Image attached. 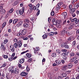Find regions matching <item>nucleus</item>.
Instances as JSON below:
<instances>
[{
	"mask_svg": "<svg viewBox=\"0 0 79 79\" xmlns=\"http://www.w3.org/2000/svg\"><path fill=\"white\" fill-rule=\"evenodd\" d=\"M25 10V8L24 7H23L22 9H17L16 11V13L18 15H22L24 13Z\"/></svg>",
	"mask_w": 79,
	"mask_h": 79,
	"instance_id": "nucleus-1",
	"label": "nucleus"
},
{
	"mask_svg": "<svg viewBox=\"0 0 79 79\" xmlns=\"http://www.w3.org/2000/svg\"><path fill=\"white\" fill-rule=\"evenodd\" d=\"M66 31H68V28L67 27H64L60 33V35H64L66 34Z\"/></svg>",
	"mask_w": 79,
	"mask_h": 79,
	"instance_id": "nucleus-2",
	"label": "nucleus"
},
{
	"mask_svg": "<svg viewBox=\"0 0 79 79\" xmlns=\"http://www.w3.org/2000/svg\"><path fill=\"white\" fill-rule=\"evenodd\" d=\"M74 23H71L69 24V27H67V31H69V30H71L73 29V26H74Z\"/></svg>",
	"mask_w": 79,
	"mask_h": 79,
	"instance_id": "nucleus-3",
	"label": "nucleus"
},
{
	"mask_svg": "<svg viewBox=\"0 0 79 79\" xmlns=\"http://www.w3.org/2000/svg\"><path fill=\"white\" fill-rule=\"evenodd\" d=\"M9 71L10 74H13L14 72V68L12 66H10L9 69Z\"/></svg>",
	"mask_w": 79,
	"mask_h": 79,
	"instance_id": "nucleus-4",
	"label": "nucleus"
},
{
	"mask_svg": "<svg viewBox=\"0 0 79 79\" xmlns=\"http://www.w3.org/2000/svg\"><path fill=\"white\" fill-rule=\"evenodd\" d=\"M73 5V6L74 8H76V9H77L79 7V2L77 3H72Z\"/></svg>",
	"mask_w": 79,
	"mask_h": 79,
	"instance_id": "nucleus-5",
	"label": "nucleus"
},
{
	"mask_svg": "<svg viewBox=\"0 0 79 79\" xmlns=\"http://www.w3.org/2000/svg\"><path fill=\"white\" fill-rule=\"evenodd\" d=\"M19 70L18 69L15 68V70H14V72L13 73L15 74H19Z\"/></svg>",
	"mask_w": 79,
	"mask_h": 79,
	"instance_id": "nucleus-6",
	"label": "nucleus"
},
{
	"mask_svg": "<svg viewBox=\"0 0 79 79\" xmlns=\"http://www.w3.org/2000/svg\"><path fill=\"white\" fill-rule=\"evenodd\" d=\"M60 20H59V21L57 22V24L56 25L57 27L58 28V29H60V28L61 27V24H60Z\"/></svg>",
	"mask_w": 79,
	"mask_h": 79,
	"instance_id": "nucleus-7",
	"label": "nucleus"
},
{
	"mask_svg": "<svg viewBox=\"0 0 79 79\" xmlns=\"http://www.w3.org/2000/svg\"><path fill=\"white\" fill-rule=\"evenodd\" d=\"M28 74V73H26L24 72H22L20 73V76H27Z\"/></svg>",
	"mask_w": 79,
	"mask_h": 79,
	"instance_id": "nucleus-8",
	"label": "nucleus"
},
{
	"mask_svg": "<svg viewBox=\"0 0 79 79\" xmlns=\"http://www.w3.org/2000/svg\"><path fill=\"white\" fill-rule=\"evenodd\" d=\"M0 13L1 15H5V13H6V11L5 10L3 9L0 10Z\"/></svg>",
	"mask_w": 79,
	"mask_h": 79,
	"instance_id": "nucleus-9",
	"label": "nucleus"
},
{
	"mask_svg": "<svg viewBox=\"0 0 79 79\" xmlns=\"http://www.w3.org/2000/svg\"><path fill=\"white\" fill-rule=\"evenodd\" d=\"M10 50L12 51V52H13L15 51V48H14V46L13 45H10Z\"/></svg>",
	"mask_w": 79,
	"mask_h": 79,
	"instance_id": "nucleus-10",
	"label": "nucleus"
},
{
	"mask_svg": "<svg viewBox=\"0 0 79 79\" xmlns=\"http://www.w3.org/2000/svg\"><path fill=\"white\" fill-rule=\"evenodd\" d=\"M23 21H20L18 23L16 24V26L17 27H19L20 26H21L23 24Z\"/></svg>",
	"mask_w": 79,
	"mask_h": 79,
	"instance_id": "nucleus-11",
	"label": "nucleus"
},
{
	"mask_svg": "<svg viewBox=\"0 0 79 79\" xmlns=\"http://www.w3.org/2000/svg\"><path fill=\"white\" fill-rule=\"evenodd\" d=\"M26 32H27V30L26 29H24L23 31H22V35H26Z\"/></svg>",
	"mask_w": 79,
	"mask_h": 79,
	"instance_id": "nucleus-12",
	"label": "nucleus"
},
{
	"mask_svg": "<svg viewBox=\"0 0 79 79\" xmlns=\"http://www.w3.org/2000/svg\"><path fill=\"white\" fill-rule=\"evenodd\" d=\"M76 8H72L70 10V13H73L76 11Z\"/></svg>",
	"mask_w": 79,
	"mask_h": 79,
	"instance_id": "nucleus-13",
	"label": "nucleus"
},
{
	"mask_svg": "<svg viewBox=\"0 0 79 79\" xmlns=\"http://www.w3.org/2000/svg\"><path fill=\"white\" fill-rule=\"evenodd\" d=\"M24 23H31V22L30 21L29 19H26L24 20Z\"/></svg>",
	"mask_w": 79,
	"mask_h": 79,
	"instance_id": "nucleus-14",
	"label": "nucleus"
},
{
	"mask_svg": "<svg viewBox=\"0 0 79 79\" xmlns=\"http://www.w3.org/2000/svg\"><path fill=\"white\" fill-rule=\"evenodd\" d=\"M19 20L18 19H15L13 21V24H15L18 23Z\"/></svg>",
	"mask_w": 79,
	"mask_h": 79,
	"instance_id": "nucleus-15",
	"label": "nucleus"
},
{
	"mask_svg": "<svg viewBox=\"0 0 79 79\" xmlns=\"http://www.w3.org/2000/svg\"><path fill=\"white\" fill-rule=\"evenodd\" d=\"M67 68L68 69H71L73 67V64L71 63L69 64H67Z\"/></svg>",
	"mask_w": 79,
	"mask_h": 79,
	"instance_id": "nucleus-16",
	"label": "nucleus"
},
{
	"mask_svg": "<svg viewBox=\"0 0 79 79\" xmlns=\"http://www.w3.org/2000/svg\"><path fill=\"white\" fill-rule=\"evenodd\" d=\"M56 63L57 65H59L61 63V62L60 61V60H56Z\"/></svg>",
	"mask_w": 79,
	"mask_h": 79,
	"instance_id": "nucleus-17",
	"label": "nucleus"
},
{
	"mask_svg": "<svg viewBox=\"0 0 79 79\" xmlns=\"http://www.w3.org/2000/svg\"><path fill=\"white\" fill-rule=\"evenodd\" d=\"M51 56H52V57H56V52H53L51 54Z\"/></svg>",
	"mask_w": 79,
	"mask_h": 79,
	"instance_id": "nucleus-18",
	"label": "nucleus"
},
{
	"mask_svg": "<svg viewBox=\"0 0 79 79\" xmlns=\"http://www.w3.org/2000/svg\"><path fill=\"white\" fill-rule=\"evenodd\" d=\"M26 55L27 57V58H31V56H32V54L29 53H27Z\"/></svg>",
	"mask_w": 79,
	"mask_h": 79,
	"instance_id": "nucleus-19",
	"label": "nucleus"
},
{
	"mask_svg": "<svg viewBox=\"0 0 79 79\" xmlns=\"http://www.w3.org/2000/svg\"><path fill=\"white\" fill-rule=\"evenodd\" d=\"M62 15L63 17H64V19H65L66 18V16H67V12H64L63 13Z\"/></svg>",
	"mask_w": 79,
	"mask_h": 79,
	"instance_id": "nucleus-20",
	"label": "nucleus"
},
{
	"mask_svg": "<svg viewBox=\"0 0 79 79\" xmlns=\"http://www.w3.org/2000/svg\"><path fill=\"white\" fill-rule=\"evenodd\" d=\"M75 23L76 24H77L78 23H79V19L75 18Z\"/></svg>",
	"mask_w": 79,
	"mask_h": 79,
	"instance_id": "nucleus-21",
	"label": "nucleus"
},
{
	"mask_svg": "<svg viewBox=\"0 0 79 79\" xmlns=\"http://www.w3.org/2000/svg\"><path fill=\"white\" fill-rule=\"evenodd\" d=\"M24 60H25L24 58L21 59L19 61L20 63H21V64H22V63H23L24 62Z\"/></svg>",
	"mask_w": 79,
	"mask_h": 79,
	"instance_id": "nucleus-22",
	"label": "nucleus"
},
{
	"mask_svg": "<svg viewBox=\"0 0 79 79\" xmlns=\"http://www.w3.org/2000/svg\"><path fill=\"white\" fill-rule=\"evenodd\" d=\"M68 69V68H67V65H65L63 67V69L64 71H66V69Z\"/></svg>",
	"mask_w": 79,
	"mask_h": 79,
	"instance_id": "nucleus-23",
	"label": "nucleus"
},
{
	"mask_svg": "<svg viewBox=\"0 0 79 79\" xmlns=\"http://www.w3.org/2000/svg\"><path fill=\"white\" fill-rule=\"evenodd\" d=\"M19 45L18 47H19V48H20V47H21V46L22 45V43L21 42V40H19Z\"/></svg>",
	"mask_w": 79,
	"mask_h": 79,
	"instance_id": "nucleus-24",
	"label": "nucleus"
},
{
	"mask_svg": "<svg viewBox=\"0 0 79 79\" xmlns=\"http://www.w3.org/2000/svg\"><path fill=\"white\" fill-rule=\"evenodd\" d=\"M6 63L3 64L1 66L0 68H5V67H6Z\"/></svg>",
	"mask_w": 79,
	"mask_h": 79,
	"instance_id": "nucleus-25",
	"label": "nucleus"
},
{
	"mask_svg": "<svg viewBox=\"0 0 79 79\" xmlns=\"http://www.w3.org/2000/svg\"><path fill=\"white\" fill-rule=\"evenodd\" d=\"M76 41L74 40L72 43V47L74 48L75 47V46L76 45Z\"/></svg>",
	"mask_w": 79,
	"mask_h": 79,
	"instance_id": "nucleus-26",
	"label": "nucleus"
},
{
	"mask_svg": "<svg viewBox=\"0 0 79 79\" xmlns=\"http://www.w3.org/2000/svg\"><path fill=\"white\" fill-rule=\"evenodd\" d=\"M56 52L58 54H61V51L59 49H57L56 50Z\"/></svg>",
	"mask_w": 79,
	"mask_h": 79,
	"instance_id": "nucleus-27",
	"label": "nucleus"
},
{
	"mask_svg": "<svg viewBox=\"0 0 79 79\" xmlns=\"http://www.w3.org/2000/svg\"><path fill=\"white\" fill-rule=\"evenodd\" d=\"M60 20H57L56 21L53 22V24L54 25H56L58 23V22Z\"/></svg>",
	"mask_w": 79,
	"mask_h": 79,
	"instance_id": "nucleus-28",
	"label": "nucleus"
},
{
	"mask_svg": "<svg viewBox=\"0 0 79 79\" xmlns=\"http://www.w3.org/2000/svg\"><path fill=\"white\" fill-rule=\"evenodd\" d=\"M17 5H18V1H15L13 3V6H16Z\"/></svg>",
	"mask_w": 79,
	"mask_h": 79,
	"instance_id": "nucleus-29",
	"label": "nucleus"
},
{
	"mask_svg": "<svg viewBox=\"0 0 79 79\" xmlns=\"http://www.w3.org/2000/svg\"><path fill=\"white\" fill-rule=\"evenodd\" d=\"M75 56L76 57H77V58H78L79 56V52H76Z\"/></svg>",
	"mask_w": 79,
	"mask_h": 79,
	"instance_id": "nucleus-30",
	"label": "nucleus"
},
{
	"mask_svg": "<svg viewBox=\"0 0 79 79\" xmlns=\"http://www.w3.org/2000/svg\"><path fill=\"white\" fill-rule=\"evenodd\" d=\"M66 43L64 42V43L62 44H61V47H65V45L66 44Z\"/></svg>",
	"mask_w": 79,
	"mask_h": 79,
	"instance_id": "nucleus-31",
	"label": "nucleus"
},
{
	"mask_svg": "<svg viewBox=\"0 0 79 79\" xmlns=\"http://www.w3.org/2000/svg\"><path fill=\"white\" fill-rule=\"evenodd\" d=\"M23 26H24V27H28L29 25L28 24H27V23H25L24 24Z\"/></svg>",
	"mask_w": 79,
	"mask_h": 79,
	"instance_id": "nucleus-32",
	"label": "nucleus"
},
{
	"mask_svg": "<svg viewBox=\"0 0 79 79\" xmlns=\"http://www.w3.org/2000/svg\"><path fill=\"white\" fill-rule=\"evenodd\" d=\"M65 49H68V48H69V47L67 43H66V44L65 46Z\"/></svg>",
	"mask_w": 79,
	"mask_h": 79,
	"instance_id": "nucleus-33",
	"label": "nucleus"
},
{
	"mask_svg": "<svg viewBox=\"0 0 79 79\" xmlns=\"http://www.w3.org/2000/svg\"><path fill=\"white\" fill-rule=\"evenodd\" d=\"M63 3V2H59L57 4L58 6H59V7H60V6Z\"/></svg>",
	"mask_w": 79,
	"mask_h": 79,
	"instance_id": "nucleus-34",
	"label": "nucleus"
},
{
	"mask_svg": "<svg viewBox=\"0 0 79 79\" xmlns=\"http://www.w3.org/2000/svg\"><path fill=\"white\" fill-rule=\"evenodd\" d=\"M8 42V40L7 39H5L3 41V43L5 44H6Z\"/></svg>",
	"mask_w": 79,
	"mask_h": 79,
	"instance_id": "nucleus-35",
	"label": "nucleus"
},
{
	"mask_svg": "<svg viewBox=\"0 0 79 79\" xmlns=\"http://www.w3.org/2000/svg\"><path fill=\"white\" fill-rule=\"evenodd\" d=\"M2 57L4 58H5L6 59H7L8 58V55H2Z\"/></svg>",
	"mask_w": 79,
	"mask_h": 79,
	"instance_id": "nucleus-36",
	"label": "nucleus"
},
{
	"mask_svg": "<svg viewBox=\"0 0 79 79\" xmlns=\"http://www.w3.org/2000/svg\"><path fill=\"white\" fill-rule=\"evenodd\" d=\"M47 36H48V35L44 34L43 36V39H46L47 37Z\"/></svg>",
	"mask_w": 79,
	"mask_h": 79,
	"instance_id": "nucleus-37",
	"label": "nucleus"
},
{
	"mask_svg": "<svg viewBox=\"0 0 79 79\" xmlns=\"http://www.w3.org/2000/svg\"><path fill=\"white\" fill-rule=\"evenodd\" d=\"M14 46L15 48H17V47L18 46V44L17 43H15L14 45Z\"/></svg>",
	"mask_w": 79,
	"mask_h": 79,
	"instance_id": "nucleus-38",
	"label": "nucleus"
},
{
	"mask_svg": "<svg viewBox=\"0 0 79 79\" xmlns=\"http://www.w3.org/2000/svg\"><path fill=\"white\" fill-rule=\"evenodd\" d=\"M1 49H2V51L3 52H5V49H6V48L5 46L2 47H1Z\"/></svg>",
	"mask_w": 79,
	"mask_h": 79,
	"instance_id": "nucleus-39",
	"label": "nucleus"
},
{
	"mask_svg": "<svg viewBox=\"0 0 79 79\" xmlns=\"http://www.w3.org/2000/svg\"><path fill=\"white\" fill-rule=\"evenodd\" d=\"M51 15L52 16H54L55 15V12H54V11L52 10L51 11Z\"/></svg>",
	"mask_w": 79,
	"mask_h": 79,
	"instance_id": "nucleus-40",
	"label": "nucleus"
},
{
	"mask_svg": "<svg viewBox=\"0 0 79 79\" xmlns=\"http://www.w3.org/2000/svg\"><path fill=\"white\" fill-rule=\"evenodd\" d=\"M14 42H16L17 44H18V39L15 38L14 40Z\"/></svg>",
	"mask_w": 79,
	"mask_h": 79,
	"instance_id": "nucleus-41",
	"label": "nucleus"
},
{
	"mask_svg": "<svg viewBox=\"0 0 79 79\" xmlns=\"http://www.w3.org/2000/svg\"><path fill=\"white\" fill-rule=\"evenodd\" d=\"M13 11H14V10L13 8H11L9 11L10 13H12V12H13Z\"/></svg>",
	"mask_w": 79,
	"mask_h": 79,
	"instance_id": "nucleus-42",
	"label": "nucleus"
},
{
	"mask_svg": "<svg viewBox=\"0 0 79 79\" xmlns=\"http://www.w3.org/2000/svg\"><path fill=\"white\" fill-rule=\"evenodd\" d=\"M67 76V74L65 73H64L62 74V77H65Z\"/></svg>",
	"mask_w": 79,
	"mask_h": 79,
	"instance_id": "nucleus-43",
	"label": "nucleus"
},
{
	"mask_svg": "<svg viewBox=\"0 0 79 79\" xmlns=\"http://www.w3.org/2000/svg\"><path fill=\"white\" fill-rule=\"evenodd\" d=\"M70 20L71 21V23H73V22H74L75 21V18L72 19L71 18H70Z\"/></svg>",
	"mask_w": 79,
	"mask_h": 79,
	"instance_id": "nucleus-44",
	"label": "nucleus"
},
{
	"mask_svg": "<svg viewBox=\"0 0 79 79\" xmlns=\"http://www.w3.org/2000/svg\"><path fill=\"white\" fill-rule=\"evenodd\" d=\"M30 19L31 21L32 22H33V23H34V19H35V17H32Z\"/></svg>",
	"mask_w": 79,
	"mask_h": 79,
	"instance_id": "nucleus-45",
	"label": "nucleus"
},
{
	"mask_svg": "<svg viewBox=\"0 0 79 79\" xmlns=\"http://www.w3.org/2000/svg\"><path fill=\"white\" fill-rule=\"evenodd\" d=\"M76 59H77V57H73L72 59V62H73V61H74L75 60H76Z\"/></svg>",
	"mask_w": 79,
	"mask_h": 79,
	"instance_id": "nucleus-46",
	"label": "nucleus"
},
{
	"mask_svg": "<svg viewBox=\"0 0 79 79\" xmlns=\"http://www.w3.org/2000/svg\"><path fill=\"white\" fill-rule=\"evenodd\" d=\"M26 70L27 72H29L30 70V69L28 66H27Z\"/></svg>",
	"mask_w": 79,
	"mask_h": 79,
	"instance_id": "nucleus-47",
	"label": "nucleus"
},
{
	"mask_svg": "<svg viewBox=\"0 0 79 79\" xmlns=\"http://www.w3.org/2000/svg\"><path fill=\"white\" fill-rule=\"evenodd\" d=\"M5 47V44L3 42H2L1 47Z\"/></svg>",
	"mask_w": 79,
	"mask_h": 79,
	"instance_id": "nucleus-48",
	"label": "nucleus"
},
{
	"mask_svg": "<svg viewBox=\"0 0 79 79\" xmlns=\"http://www.w3.org/2000/svg\"><path fill=\"white\" fill-rule=\"evenodd\" d=\"M49 35L50 36H52L54 35V32H51L49 33Z\"/></svg>",
	"mask_w": 79,
	"mask_h": 79,
	"instance_id": "nucleus-49",
	"label": "nucleus"
},
{
	"mask_svg": "<svg viewBox=\"0 0 79 79\" xmlns=\"http://www.w3.org/2000/svg\"><path fill=\"white\" fill-rule=\"evenodd\" d=\"M33 10H36V11H37L39 10V9L38 8H37L35 6H33Z\"/></svg>",
	"mask_w": 79,
	"mask_h": 79,
	"instance_id": "nucleus-50",
	"label": "nucleus"
},
{
	"mask_svg": "<svg viewBox=\"0 0 79 79\" xmlns=\"http://www.w3.org/2000/svg\"><path fill=\"white\" fill-rule=\"evenodd\" d=\"M74 55H75V53L73 52L70 53V56H74Z\"/></svg>",
	"mask_w": 79,
	"mask_h": 79,
	"instance_id": "nucleus-51",
	"label": "nucleus"
},
{
	"mask_svg": "<svg viewBox=\"0 0 79 79\" xmlns=\"http://www.w3.org/2000/svg\"><path fill=\"white\" fill-rule=\"evenodd\" d=\"M52 20V18L50 17L48 18V23H50L51 20Z\"/></svg>",
	"mask_w": 79,
	"mask_h": 79,
	"instance_id": "nucleus-52",
	"label": "nucleus"
},
{
	"mask_svg": "<svg viewBox=\"0 0 79 79\" xmlns=\"http://www.w3.org/2000/svg\"><path fill=\"white\" fill-rule=\"evenodd\" d=\"M70 14H72V16L73 18H74V17H75V16H76V14H74V13H70Z\"/></svg>",
	"mask_w": 79,
	"mask_h": 79,
	"instance_id": "nucleus-53",
	"label": "nucleus"
},
{
	"mask_svg": "<svg viewBox=\"0 0 79 79\" xmlns=\"http://www.w3.org/2000/svg\"><path fill=\"white\" fill-rule=\"evenodd\" d=\"M29 39V38L27 37L25 38L24 36H23V40H28Z\"/></svg>",
	"mask_w": 79,
	"mask_h": 79,
	"instance_id": "nucleus-54",
	"label": "nucleus"
},
{
	"mask_svg": "<svg viewBox=\"0 0 79 79\" xmlns=\"http://www.w3.org/2000/svg\"><path fill=\"white\" fill-rule=\"evenodd\" d=\"M22 35V34H21V33H19L17 34V35L18 36V37H19V36H21Z\"/></svg>",
	"mask_w": 79,
	"mask_h": 79,
	"instance_id": "nucleus-55",
	"label": "nucleus"
},
{
	"mask_svg": "<svg viewBox=\"0 0 79 79\" xmlns=\"http://www.w3.org/2000/svg\"><path fill=\"white\" fill-rule=\"evenodd\" d=\"M77 0H73L72 3H77Z\"/></svg>",
	"mask_w": 79,
	"mask_h": 79,
	"instance_id": "nucleus-56",
	"label": "nucleus"
},
{
	"mask_svg": "<svg viewBox=\"0 0 79 79\" xmlns=\"http://www.w3.org/2000/svg\"><path fill=\"white\" fill-rule=\"evenodd\" d=\"M68 31L69 30L66 31V34H67V35H70V32Z\"/></svg>",
	"mask_w": 79,
	"mask_h": 79,
	"instance_id": "nucleus-57",
	"label": "nucleus"
},
{
	"mask_svg": "<svg viewBox=\"0 0 79 79\" xmlns=\"http://www.w3.org/2000/svg\"><path fill=\"white\" fill-rule=\"evenodd\" d=\"M66 24H67V22H66V20H65L63 21V24L65 25Z\"/></svg>",
	"mask_w": 79,
	"mask_h": 79,
	"instance_id": "nucleus-58",
	"label": "nucleus"
},
{
	"mask_svg": "<svg viewBox=\"0 0 79 79\" xmlns=\"http://www.w3.org/2000/svg\"><path fill=\"white\" fill-rule=\"evenodd\" d=\"M32 58H30L27 61L28 62H29V63H30V62H31L32 61Z\"/></svg>",
	"mask_w": 79,
	"mask_h": 79,
	"instance_id": "nucleus-59",
	"label": "nucleus"
},
{
	"mask_svg": "<svg viewBox=\"0 0 79 79\" xmlns=\"http://www.w3.org/2000/svg\"><path fill=\"white\" fill-rule=\"evenodd\" d=\"M72 39H71V37H69L67 39V40L69 41V42H71V40Z\"/></svg>",
	"mask_w": 79,
	"mask_h": 79,
	"instance_id": "nucleus-60",
	"label": "nucleus"
},
{
	"mask_svg": "<svg viewBox=\"0 0 79 79\" xmlns=\"http://www.w3.org/2000/svg\"><path fill=\"white\" fill-rule=\"evenodd\" d=\"M39 6H40V4L38 3L36 5V7L37 8H38L39 9Z\"/></svg>",
	"mask_w": 79,
	"mask_h": 79,
	"instance_id": "nucleus-61",
	"label": "nucleus"
},
{
	"mask_svg": "<svg viewBox=\"0 0 79 79\" xmlns=\"http://www.w3.org/2000/svg\"><path fill=\"white\" fill-rule=\"evenodd\" d=\"M8 60L9 61H11L12 60H13V59H12V57H9L8 58Z\"/></svg>",
	"mask_w": 79,
	"mask_h": 79,
	"instance_id": "nucleus-62",
	"label": "nucleus"
},
{
	"mask_svg": "<svg viewBox=\"0 0 79 79\" xmlns=\"http://www.w3.org/2000/svg\"><path fill=\"white\" fill-rule=\"evenodd\" d=\"M65 60H64L62 59L61 60V62L62 64H64L65 63V61H64Z\"/></svg>",
	"mask_w": 79,
	"mask_h": 79,
	"instance_id": "nucleus-63",
	"label": "nucleus"
},
{
	"mask_svg": "<svg viewBox=\"0 0 79 79\" xmlns=\"http://www.w3.org/2000/svg\"><path fill=\"white\" fill-rule=\"evenodd\" d=\"M38 11L36 14L37 16H39V14H40V10H38Z\"/></svg>",
	"mask_w": 79,
	"mask_h": 79,
	"instance_id": "nucleus-64",
	"label": "nucleus"
}]
</instances>
